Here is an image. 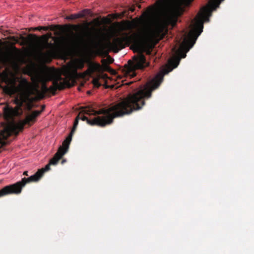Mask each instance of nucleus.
<instances>
[{
  "mask_svg": "<svg viewBox=\"0 0 254 254\" xmlns=\"http://www.w3.org/2000/svg\"><path fill=\"white\" fill-rule=\"evenodd\" d=\"M37 80L39 82H41L42 83L41 88V91H40L38 89L39 85L37 83L33 89V91H31V93L32 94H34L33 92H35L39 99H43L45 97V95L49 92V89L46 85V82L48 81L49 79L47 77L43 75H39L37 77Z\"/></svg>",
  "mask_w": 254,
  "mask_h": 254,
  "instance_id": "nucleus-7",
  "label": "nucleus"
},
{
  "mask_svg": "<svg viewBox=\"0 0 254 254\" xmlns=\"http://www.w3.org/2000/svg\"><path fill=\"white\" fill-rule=\"evenodd\" d=\"M40 171H37L35 174L28 178H23L20 181L6 186L0 190V197L12 193L19 194L21 192L22 188L26 184L39 181L43 177Z\"/></svg>",
  "mask_w": 254,
  "mask_h": 254,
  "instance_id": "nucleus-4",
  "label": "nucleus"
},
{
  "mask_svg": "<svg viewBox=\"0 0 254 254\" xmlns=\"http://www.w3.org/2000/svg\"><path fill=\"white\" fill-rule=\"evenodd\" d=\"M71 26L73 27L74 30H78L81 28V26L79 24L78 25H72Z\"/></svg>",
  "mask_w": 254,
  "mask_h": 254,
  "instance_id": "nucleus-20",
  "label": "nucleus"
},
{
  "mask_svg": "<svg viewBox=\"0 0 254 254\" xmlns=\"http://www.w3.org/2000/svg\"><path fill=\"white\" fill-rule=\"evenodd\" d=\"M66 162V160L65 159H63L62 161V164H63L64 162Z\"/></svg>",
  "mask_w": 254,
  "mask_h": 254,
  "instance_id": "nucleus-26",
  "label": "nucleus"
},
{
  "mask_svg": "<svg viewBox=\"0 0 254 254\" xmlns=\"http://www.w3.org/2000/svg\"><path fill=\"white\" fill-rule=\"evenodd\" d=\"M107 77L108 75L107 74H101L99 75L97 77L94 78L92 81L94 86L96 88H99L101 85V83L99 82L100 78L105 79Z\"/></svg>",
  "mask_w": 254,
  "mask_h": 254,
  "instance_id": "nucleus-14",
  "label": "nucleus"
},
{
  "mask_svg": "<svg viewBox=\"0 0 254 254\" xmlns=\"http://www.w3.org/2000/svg\"><path fill=\"white\" fill-rule=\"evenodd\" d=\"M66 86L71 87L69 82L66 79L62 78L61 75H58L53 81V86L48 88L49 92L55 95L57 89L62 90Z\"/></svg>",
  "mask_w": 254,
  "mask_h": 254,
  "instance_id": "nucleus-6",
  "label": "nucleus"
},
{
  "mask_svg": "<svg viewBox=\"0 0 254 254\" xmlns=\"http://www.w3.org/2000/svg\"><path fill=\"white\" fill-rule=\"evenodd\" d=\"M23 175H25V176H28V171H24L23 172Z\"/></svg>",
  "mask_w": 254,
  "mask_h": 254,
  "instance_id": "nucleus-23",
  "label": "nucleus"
},
{
  "mask_svg": "<svg viewBox=\"0 0 254 254\" xmlns=\"http://www.w3.org/2000/svg\"><path fill=\"white\" fill-rule=\"evenodd\" d=\"M224 0H209L207 4L202 7L190 25H203L204 22H209L212 12L219 7Z\"/></svg>",
  "mask_w": 254,
  "mask_h": 254,
  "instance_id": "nucleus-3",
  "label": "nucleus"
},
{
  "mask_svg": "<svg viewBox=\"0 0 254 254\" xmlns=\"http://www.w3.org/2000/svg\"><path fill=\"white\" fill-rule=\"evenodd\" d=\"M24 82L25 83H28V82H27V80H26V79H24Z\"/></svg>",
  "mask_w": 254,
  "mask_h": 254,
  "instance_id": "nucleus-28",
  "label": "nucleus"
},
{
  "mask_svg": "<svg viewBox=\"0 0 254 254\" xmlns=\"http://www.w3.org/2000/svg\"><path fill=\"white\" fill-rule=\"evenodd\" d=\"M50 165L51 164L49 162V164L46 165V166L44 168H43L41 169L38 170V171H40V174H41L42 176H43L44 173L47 171H49L50 169Z\"/></svg>",
  "mask_w": 254,
  "mask_h": 254,
  "instance_id": "nucleus-19",
  "label": "nucleus"
},
{
  "mask_svg": "<svg viewBox=\"0 0 254 254\" xmlns=\"http://www.w3.org/2000/svg\"><path fill=\"white\" fill-rule=\"evenodd\" d=\"M102 71V68L100 64L97 63L90 62L89 67L86 71L87 74L89 75H92L95 72H100Z\"/></svg>",
  "mask_w": 254,
  "mask_h": 254,
  "instance_id": "nucleus-11",
  "label": "nucleus"
},
{
  "mask_svg": "<svg viewBox=\"0 0 254 254\" xmlns=\"http://www.w3.org/2000/svg\"><path fill=\"white\" fill-rule=\"evenodd\" d=\"M178 43L180 44L179 48L177 49L176 47L173 48L177 56L169 61L168 66L164 70V74L158 73L150 82L140 86L137 91L129 94L121 102L112 104L107 108H102L96 111L89 107L83 108L80 113L88 115H103L96 116L93 119H88L86 116L82 115L79 119L86 121L91 126L103 127L111 124L115 118L129 115L134 111L142 109L145 105V100L149 99L152 96V92L160 86L164 74H167L177 67L181 59L183 58V35Z\"/></svg>",
  "mask_w": 254,
  "mask_h": 254,
  "instance_id": "nucleus-2",
  "label": "nucleus"
},
{
  "mask_svg": "<svg viewBox=\"0 0 254 254\" xmlns=\"http://www.w3.org/2000/svg\"><path fill=\"white\" fill-rule=\"evenodd\" d=\"M13 40L16 42V43H18L19 41H18V40L17 39V38H15V37H13Z\"/></svg>",
  "mask_w": 254,
  "mask_h": 254,
  "instance_id": "nucleus-24",
  "label": "nucleus"
},
{
  "mask_svg": "<svg viewBox=\"0 0 254 254\" xmlns=\"http://www.w3.org/2000/svg\"><path fill=\"white\" fill-rule=\"evenodd\" d=\"M69 144H64V141L63 142L62 146H61L57 152L55 154L54 156L50 160L49 162L51 165H55L63 156L66 153L68 150Z\"/></svg>",
  "mask_w": 254,
  "mask_h": 254,
  "instance_id": "nucleus-10",
  "label": "nucleus"
},
{
  "mask_svg": "<svg viewBox=\"0 0 254 254\" xmlns=\"http://www.w3.org/2000/svg\"><path fill=\"white\" fill-rule=\"evenodd\" d=\"M13 48H14V49L15 51H18V49H17V48H16L15 47H13Z\"/></svg>",
  "mask_w": 254,
  "mask_h": 254,
  "instance_id": "nucleus-27",
  "label": "nucleus"
},
{
  "mask_svg": "<svg viewBox=\"0 0 254 254\" xmlns=\"http://www.w3.org/2000/svg\"><path fill=\"white\" fill-rule=\"evenodd\" d=\"M3 90L6 94L9 95H11L14 93V87L5 86L3 88Z\"/></svg>",
  "mask_w": 254,
  "mask_h": 254,
  "instance_id": "nucleus-18",
  "label": "nucleus"
},
{
  "mask_svg": "<svg viewBox=\"0 0 254 254\" xmlns=\"http://www.w3.org/2000/svg\"><path fill=\"white\" fill-rule=\"evenodd\" d=\"M106 60H102V63H104L105 62Z\"/></svg>",
  "mask_w": 254,
  "mask_h": 254,
  "instance_id": "nucleus-29",
  "label": "nucleus"
},
{
  "mask_svg": "<svg viewBox=\"0 0 254 254\" xmlns=\"http://www.w3.org/2000/svg\"><path fill=\"white\" fill-rule=\"evenodd\" d=\"M107 60L109 64H112L114 61V59L109 56L107 57Z\"/></svg>",
  "mask_w": 254,
  "mask_h": 254,
  "instance_id": "nucleus-21",
  "label": "nucleus"
},
{
  "mask_svg": "<svg viewBox=\"0 0 254 254\" xmlns=\"http://www.w3.org/2000/svg\"><path fill=\"white\" fill-rule=\"evenodd\" d=\"M91 43L96 48H99L102 46V42L99 37L96 36L95 39L91 40Z\"/></svg>",
  "mask_w": 254,
  "mask_h": 254,
  "instance_id": "nucleus-16",
  "label": "nucleus"
},
{
  "mask_svg": "<svg viewBox=\"0 0 254 254\" xmlns=\"http://www.w3.org/2000/svg\"><path fill=\"white\" fill-rule=\"evenodd\" d=\"M86 10H84L82 12L78 13L76 14H71L66 17V19L69 20H73L75 19H77L79 18L84 17L85 14L84 13V12Z\"/></svg>",
  "mask_w": 254,
  "mask_h": 254,
  "instance_id": "nucleus-15",
  "label": "nucleus"
},
{
  "mask_svg": "<svg viewBox=\"0 0 254 254\" xmlns=\"http://www.w3.org/2000/svg\"><path fill=\"white\" fill-rule=\"evenodd\" d=\"M45 108V106L42 105L41 111H34L32 112L30 115H28L24 120L17 125L18 129L20 130H22L24 126L27 124H28L29 126H31V123H33L35 121L36 117H37L42 113V112L44 110Z\"/></svg>",
  "mask_w": 254,
  "mask_h": 254,
  "instance_id": "nucleus-9",
  "label": "nucleus"
},
{
  "mask_svg": "<svg viewBox=\"0 0 254 254\" xmlns=\"http://www.w3.org/2000/svg\"><path fill=\"white\" fill-rule=\"evenodd\" d=\"M79 120V115L76 118L73 126L72 127V128L71 130L70 133L68 135V136L66 138V139L64 140V144H66L68 145V144H70V143L71 141L72 137L77 127L78 124V120Z\"/></svg>",
  "mask_w": 254,
  "mask_h": 254,
  "instance_id": "nucleus-12",
  "label": "nucleus"
},
{
  "mask_svg": "<svg viewBox=\"0 0 254 254\" xmlns=\"http://www.w3.org/2000/svg\"><path fill=\"white\" fill-rule=\"evenodd\" d=\"M168 0H157L156 2V8L151 9L152 16L155 21L154 30L144 35H140L134 33L129 35L126 32L121 33L125 31H132L136 26V23L134 21L126 20L121 23H117L119 25L118 34L114 37L112 41H109V47L115 53H118L130 44L136 45L139 52L133 57V62L128 61V65H126V75L133 77L135 75L136 69H142L149 65L143 53L147 55H151L152 49L158 41L163 39L168 33V26L172 28L175 27L178 21V16L181 14L180 11L172 10L165 12L158 16L154 12V10H159L163 8Z\"/></svg>",
  "mask_w": 254,
  "mask_h": 254,
  "instance_id": "nucleus-1",
  "label": "nucleus"
},
{
  "mask_svg": "<svg viewBox=\"0 0 254 254\" xmlns=\"http://www.w3.org/2000/svg\"><path fill=\"white\" fill-rule=\"evenodd\" d=\"M107 68H108V69H110V67L108 66H107Z\"/></svg>",
  "mask_w": 254,
  "mask_h": 254,
  "instance_id": "nucleus-30",
  "label": "nucleus"
},
{
  "mask_svg": "<svg viewBox=\"0 0 254 254\" xmlns=\"http://www.w3.org/2000/svg\"><path fill=\"white\" fill-rule=\"evenodd\" d=\"M21 103L19 106L12 108L7 105L3 108V113L5 118L7 120L12 119L15 117L20 116L22 113L21 108Z\"/></svg>",
  "mask_w": 254,
  "mask_h": 254,
  "instance_id": "nucleus-8",
  "label": "nucleus"
},
{
  "mask_svg": "<svg viewBox=\"0 0 254 254\" xmlns=\"http://www.w3.org/2000/svg\"><path fill=\"white\" fill-rule=\"evenodd\" d=\"M20 39L22 41L21 45H24L28 43H32L35 41H38L39 37L34 34H30L27 38L21 35L20 36Z\"/></svg>",
  "mask_w": 254,
  "mask_h": 254,
  "instance_id": "nucleus-13",
  "label": "nucleus"
},
{
  "mask_svg": "<svg viewBox=\"0 0 254 254\" xmlns=\"http://www.w3.org/2000/svg\"><path fill=\"white\" fill-rule=\"evenodd\" d=\"M84 64L83 60H77L75 62V66L78 69H82L84 66Z\"/></svg>",
  "mask_w": 254,
  "mask_h": 254,
  "instance_id": "nucleus-17",
  "label": "nucleus"
},
{
  "mask_svg": "<svg viewBox=\"0 0 254 254\" xmlns=\"http://www.w3.org/2000/svg\"><path fill=\"white\" fill-rule=\"evenodd\" d=\"M44 38L43 42L38 45L40 55L44 58H50L54 53L55 45L53 43L48 42V38L46 35L42 37Z\"/></svg>",
  "mask_w": 254,
  "mask_h": 254,
  "instance_id": "nucleus-5",
  "label": "nucleus"
},
{
  "mask_svg": "<svg viewBox=\"0 0 254 254\" xmlns=\"http://www.w3.org/2000/svg\"><path fill=\"white\" fill-rule=\"evenodd\" d=\"M90 24V23H87V25H86V27H85L86 29H89L88 26H89V25Z\"/></svg>",
  "mask_w": 254,
  "mask_h": 254,
  "instance_id": "nucleus-25",
  "label": "nucleus"
},
{
  "mask_svg": "<svg viewBox=\"0 0 254 254\" xmlns=\"http://www.w3.org/2000/svg\"><path fill=\"white\" fill-rule=\"evenodd\" d=\"M43 29L44 30H47V28L46 27H37L35 28V29H38V30H40V29Z\"/></svg>",
  "mask_w": 254,
  "mask_h": 254,
  "instance_id": "nucleus-22",
  "label": "nucleus"
},
{
  "mask_svg": "<svg viewBox=\"0 0 254 254\" xmlns=\"http://www.w3.org/2000/svg\"><path fill=\"white\" fill-rule=\"evenodd\" d=\"M29 110H30L31 107L29 106Z\"/></svg>",
  "mask_w": 254,
  "mask_h": 254,
  "instance_id": "nucleus-31",
  "label": "nucleus"
}]
</instances>
